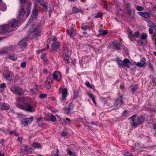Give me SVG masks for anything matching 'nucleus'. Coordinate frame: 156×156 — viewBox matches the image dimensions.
<instances>
[{"mask_svg": "<svg viewBox=\"0 0 156 156\" xmlns=\"http://www.w3.org/2000/svg\"><path fill=\"white\" fill-rule=\"evenodd\" d=\"M16 102L15 105L17 107L28 112H35V108L37 107L36 103L31 104L26 102L24 97H18L16 98Z\"/></svg>", "mask_w": 156, "mask_h": 156, "instance_id": "nucleus-1", "label": "nucleus"}, {"mask_svg": "<svg viewBox=\"0 0 156 156\" xmlns=\"http://www.w3.org/2000/svg\"><path fill=\"white\" fill-rule=\"evenodd\" d=\"M10 90L15 94L19 95L23 94V90L19 87L12 86L10 87Z\"/></svg>", "mask_w": 156, "mask_h": 156, "instance_id": "nucleus-2", "label": "nucleus"}, {"mask_svg": "<svg viewBox=\"0 0 156 156\" xmlns=\"http://www.w3.org/2000/svg\"><path fill=\"white\" fill-rule=\"evenodd\" d=\"M3 76L4 79L9 81L12 82L14 80V75L9 71H5L3 73Z\"/></svg>", "mask_w": 156, "mask_h": 156, "instance_id": "nucleus-3", "label": "nucleus"}, {"mask_svg": "<svg viewBox=\"0 0 156 156\" xmlns=\"http://www.w3.org/2000/svg\"><path fill=\"white\" fill-rule=\"evenodd\" d=\"M21 6V9L19 15V17L20 18L23 17L26 12L25 9L26 8V0H20Z\"/></svg>", "mask_w": 156, "mask_h": 156, "instance_id": "nucleus-4", "label": "nucleus"}, {"mask_svg": "<svg viewBox=\"0 0 156 156\" xmlns=\"http://www.w3.org/2000/svg\"><path fill=\"white\" fill-rule=\"evenodd\" d=\"M36 28L35 26L33 25L32 27L30 29L31 33L35 32L34 35L32 36V38L35 39H37L39 37L41 36V33L39 30H36Z\"/></svg>", "mask_w": 156, "mask_h": 156, "instance_id": "nucleus-5", "label": "nucleus"}, {"mask_svg": "<svg viewBox=\"0 0 156 156\" xmlns=\"http://www.w3.org/2000/svg\"><path fill=\"white\" fill-rule=\"evenodd\" d=\"M129 119L131 120L130 124L133 127H137L139 125L138 122V117L135 115H133L129 118Z\"/></svg>", "mask_w": 156, "mask_h": 156, "instance_id": "nucleus-6", "label": "nucleus"}, {"mask_svg": "<svg viewBox=\"0 0 156 156\" xmlns=\"http://www.w3.org/2000/svg\"><path fill=\"white\" fill-rule=\"evenodd\" d=\"M15 49L14 46H11L9 47H4L1 49L0 54H4L13 51Z\"/></svg>", "mask_w": 156, "mask_h": 156, "instance_id": "nucleus-7", "label": "nucleus"}, {"mask_svg": "<svg viewBox=\"0 0 156 156\" xmlns=\"http://www.w3.org/2000/svg\"><path fill=\"white\" fill-rule=\"evenodd\" d=\"M67 35L72 38H73L76 34V30L73 28H72L68 29L66 30Z\"/></svg>", "mask_w": 156, "mask_h": 156, "instance_id": "nucleus-8", "label": "nucleus"}, {"mask_svg": "<svg viewBox=\"0 0 156 156\" xmlns=\"http://www.w3.org/2000/svg\"><path fill=\"white\" fill-rule=\"evenodd\" d=\"M18 20L16 19H12L9 21L8 24L9 28H15L18 24Z\"/></svg>", "mask_w": 156, "mask_h": 156, "instance_id": "nucleus-9", "label": "nucleus"}, {"mask_svg": "<svg viewBox=\"0 0 156 156\" xmlns=\"http://www.w3.org/2000/svg\"><path fill=\"white\" fill-rule=\"evenodd\" d=\"M27 146L26 145H22L20 149V152L24 154H27L30 153V151L27 149Z\"/></svg>", "mask_w": 156, "mask_h": 156, "instance_id": "nucleus-10", "label": "nucleus"}, {"mask_svg": "<svg viewBox=\"0 0 156 156\" xmlns=\"http://www.w3.org/2000/svg\"><path fill=\"white\" fill-rule=\"evenodd\" d=\"M33 119V117L24 119L21 121V123L22 124L25 126L30 124L32 121Z\"/></svg>", "mask_w": 156, "mask_h": 156, "instance_id": "nucleus-11", "label": "nucleus"}, {"mask_svg": "<svg viewBox=\"0 0 156 156\" xmlns=\"http://www.w3.org/2000/svg\"><path fill=\"white\" fill-rule=\"evenodd\" d=\"M112 46L114 48H116L118 50L121 49V45L116 41H113L112 42Z\"/></svg>", "mask_w": 156, "mask_h": 156, "instance_id": "nucleus-12", "label": "nucleus"}, {"mask_svg": "<svg viewBox=\"0 0 156 156\" xmlns=\"http://www.w3.org/2000/svg\"><path fill=\"white\" fill-rule=\"evenodd\" d=\"M9 105L7 103H0V110H8L10 108Z\"/></svg>", "mask_w": 156, "mask_h": 156, "instance_id": "nucleus-13", "label": "nucleus"}, {"mask_svg": "<svg viewBox=\"0 0 156 156\" xmlns=\"http://www.w3.org/2000/svg\"><path fill=\"white\" fill-rule=\"evenodd\" d=\"M73 104L72 103H70L67 107H65L64 108L65 113L68 114L70 112V110L73 109Z\"/></svg>", "mask_w": 156, "mask_h": 156, "instance_id": "nucleus-14", "label": "nucleus"}, {"mask_svg": "<svg viewBox=\"0 0 156 156\" xmlns=\"http://www.w3.org/2000/svg\"><path fill=\"white\" fill-rule=\"evenodd\" d=\"M68 93L67 89L66 88H65L62 90V96L61 99L60 100L61 102H63L67 96Z\"/></svg>", "mask_w": 156, "mask_h": 156, "instance_id": "nucleus-15", "label": "nucleus"}, {"mask_svg": "<svg viewBox=\"0 0 156 156\" xmlns=\"http://www.w3.org/2000/svg\"><path fill=\"white\" fill-rule=\"evenodd\" d=\"M28 41V37L25 38L18 43V45L22 48H24L27 45V43Z\"/></svg>", "mask_w": 156, "mask_h": 156, "instance_id": "nucleus-16", "label": "nucleus"}, {"mask_svg": "<svg viewBox=\"0 0 156 156\" xmlns=\"http://www.w3.org/2000/svg\"><path fill=\"white\" fill-rule=\"evenodd\" d=\"M53 76L55 80H57L58 77H59L58 80V81H60L61 80L62 75L60 72H54L53 74Z\"/></svg>", "mask_w": 156, "mask_h": 156, "instance_id": "nucleus-17", "label": "nucleus"}, {"mask_svg": "<svg viewBox=\"0 0 156 156\" xmlns=\"http://www.w3.org/2000/svg\"><path fill=\"white\" fill-rule=\"evenodd\" d=\"M123 96L122 95H119L118 96V98L116 99L114 105L115 106L118 105L119 103H121L122 104H123L124 103L122 100Z\"/></svg>", "mask_w": 156, "mask_h": 156, "instance_id": "nucleus-18", "label": "nucleus"}, {"mask_svg": "<svg viewBox=\"0 0 156 156\" xmlns=\"http://www.w3.org/2000/svg\"><path fill=\"white\" fill-rule=\"evenodd\" d=\"M53 82V80L51 79L50 76H48L46 81V86L48 89H50L51 87V85Z\"/></svg>", "mask_w": 156, "mask_h": 156, "instance_id": "nucleus-19", "label": "nucleus"}, {"mask_svg": "<svg viewBox=\"0 0 156 156\" xmlns=\"http://www.w3.org/2000/svg\"><path fill=\"white\" fill-rule=\"evenodd\" d=\"M146 59L145 58H143L140 60V62H138L136 66H138L140 68H142L143 67L146 63Z\"/></svg>", "mask_w": 156, "mask_h": 156, "instance_id": "nucleus-20", "label": "nucleus"}, {"mask_svg": "<svg viewBox=\"0 0 156 156\" xmlns=\"http://www.w3.org/2000/svg\"><path fill=\"white\" fill-rule=\"evenodd\" d=\"M60 45L59 42H53L51 45V48L53 51L57 50L60 47Z\"/></svg>", "mask_w": 156, "mask_h": 156, "instance_id": "nucleus-21", "label": "nucleus"}, {"mask_svg": "<svg viewBox=\"0 0 156 156\" xmlns=\"http://www.w3.org/2000/svg\"><path fill=\"white\" fill-rule=\"evenodd\" d=\"M137 13L142 17L145 18L149 19L150 18V14L147 12H137Z\"/></svg>", "mask_w": 156, "mask_h": 156, "instance_id": "nucleus-22", "label": "nucleus"}, {"mask_svg": "<svg viewBox=\"0 0 156 156\" xmlns=\"http://www.w3.org/2000/svg\"><path fill=\"white\" fill-rule=\"evenodd\" d=\"M127 34L128 36V37L129 38L130 40L131 41H133L134 40L133 35L132 33V30L128 28L127 30Z\"/></svg>", "mask_w": 156, "mask_h": 156, "instance_id": "nucleus-23", "label": "nucleus"}, {"mask_svg": "<svg viewBox=\"0 0 156 156\" xmlns=\"http://www.w3.org/2000/svg\"><path fill=\"white\" fill-rule=\"evenodd\" d=\"M38 7L37 5V3H35L34 7L33 10L32 12L34 16H36L38 15Z\"/></svg>", "mask_w": 156, "mask_h": 156, "instance_id": "nucleus-24", "label": "nucleus"}, {"mask_svg": "<svg viewBox=\"0 0 156 156\" xmlns=\"http://www.w3.org/2000/svg\"><path fill=\"white\" fill-rule=\"evenodd\" d=\"M26 7H27V17L29 15L31 10L30 2H27L26 0Z\"/></svg>", "mask_w": 156, "mask_h": 156, "instance_id": "nucleus-25", "label": "nucleus"}, {"mask_svg": "<svg viewBox=\"0 0 156 156\" xmlns=\"http://www.w3.org/2000/svg\"><path fill=\"white\" fill-rule=\"evenodd\" d=\"M126 18L129 22H131L133 20H134L135 19V14L127 15Z\"/></svg>", "mask_w": 156, "mask_h": 156, "instance_id": "nucleus-26", "label": "nucleus"}, {"mask_svg": "<svg viewBox=\"0 0 156 156\" xmlns=\"http://www.w3.org/2000/svg\"><path fill=\"white\" fill-rule=\"evenodd\" d=\"M130 62L128 58L125 59L123 61V68H125V67H127L128 68L129 67V65H128V63H129Z\"/></svg>", "mask_w": 156, "mask_h": 156, "instance_id": "nucleus-27", "label": "nucleus"}, {"mask_svg": "<svg viewBox=\"0 0 156 156\" xmlns=\"http://www.w3.org/2000/svg\"><path fill=\"white\" fill-rule=\"evenodd\" d=\"M138 87V85L137 84H135L131 87V92L132 94H133L137 90Z\"/></svg>", "mask_w": 156, "mask_h": 156, "instance_id": "nucleus-28", "label": "nucleus"}, {"mask_svg": "<svg viewBox=\"0 0 156 156\" xmlns=\"http://www.w3.org/2000/svg\"><path fill=\"white\" fill-rule=\"evenodd\" d=\"M39 3L42 6L45 7V10L46 11L48 9V6L46 5L45 2L43 0H38Z\"/></svg>", "mask_w": 156, "mask_h": 156, "instance_id": "nucleus-29", "label": "nucleus"}, {"mask_svg": "<svg viewBox=\"0 0 156 156\" xmlns=\"http://www.w3.org/2000/svg\"><path fill=\"white\" fill-rule=\"evenodd\" d=\"M63 52L65 54L66 57L68 58V56L69 55V51L68 48L66 46H64L63 48Z\"/></svg>", "mask_w": 156, "mask_h": 156, "instance_id": "nucleus-30", "label": "nucleus"}, {"mask_svg": "<svg viewBox=\"0 0 156 156\" xmlns=\"http://www.w3.org/2000/svg\"><path fill=\"white\" fill-rule=\"evenodd\" d=\"M32 147L35 149L41 148V144L37 142L33 143Z\"/></svg>", "mask_w": 156, "mask_h": 156, "instance_id": "nucleus-31", "label": "nucleus"}, {"mask_svg": "<svg viewBox=\"0 0 156 156\" xmlns=\"http://www.w3.org/2000/svg\"><path fill=\"white\" fill-rule=\"evenodd\" d=\"M116 61L119 66H122L123 68V62L119 58H117L116 59Z\"/></svg>", "mask_w": 156, "mask_h": 156, "instance_id": "nucleus-32", "label": "nucleus"}, {"mask_svg": "<svg viewBox=\"0 0 156 156\" xmlns=\"http://www.w3.org/2000/svg\"><path fill=\"white\" fill-rule=\"evenodd\" d=\"M9 27L8 25H5L2 26L1 27V29L2 31H5L9 29Z\"/></svg>", "mask_w": 156, "mask_h": 156, "instance_id": "nucleus-33", "label": "nucleus"}, {"mask_svg": "<svg viewBox=\"0 0 156 156\" xmlns=\"http://www.w3.org/2000/svg\"><path fill=\"white\" fill-rule=\"evenodd\" d=\"M145 120V118L142 116L140 117H138V122L139 124V125L141 124Z\"/></svg>", "mask_w": 156, "mask_h": 156, "instance_id": "nucleus-34", "label": "nucleus"}, {"mask_svg": "<svg viewBox=\"0 0 156 156\" xmlns=\"http://www.w3.org/2000/svg\"><path fill=\"white\" fill-rule=\"evenodd\" d=\"M127 15L132 14H135V10L134 9H129V10H127Z\"/></svg>", "mask_w": 156, "mask_h": 156, "instance_id": "nucleus-35", "label": "nucleus"}, {"mask_svg": "<svg viewBox=\"0 0 156 156\" xmlns=\"http://www.w3.org/2000/svg\"><path fill=\"white\" fill-rule=\"evenodd\" d=\"M147 38V35L145 33H143L142 34V35L141 36L140 39L146 41Z\"/></svg>", "mask_w": 156, "mask_h": 156, "instance_id": "nucleus-36", "label": "nucleus"}, {"mask_svg": "<svg viewBox=\"0 0 156 156\" xmlns=\"http://www.w3.org/2000/svg\"><path fill=\"white\" fill-rule=\"evenodd\" d=\"M72 11L73 13H76L79 12L80 10L77 7H73L72 9Z\"/></svg>", "mask_w": 156, "mask_h": 156, "instance_id": "nucleus-37", "label": "nucleus"}, {"mask_svg": "<svg viewBox=\"0 0 156 156\" xmlns=\"http://www.w3.org/2000/svg\"><path fill=\"white\" fill-rule=\"evenodd\" d=\"M145 41L144 40L140 38L137 40V43L140 46H142Z\"/></svg>", "mask_w": 156, "mask_h": 156, "instance_id": "nucleus-38", "label": "nucleus"}, {"mask_svg": "<svg viewBox=\"0 0 156 156\" xmlns=\"http://www.w3.org/2000/svg\"><path fill=\"white\" fill-rule=\"evenodd\" d=\"M79 93L78 90H74L73 93V98L74 99H76L78 98L79 96Z\"/></svg>", "mask_w": 156, "mask_h": 156, "instance_id": "nucleus-39", "label": "nucleus"}, {"mask_svg": "<svg viewBox=\"0 0 156 156\" xmlns=\"http://www.w3.org/2000/svg\"><path fill=\"white\" fill-rule=\"evenodd\" d=\"M151 27L153 29L154 31H156V24L153 22L151 23Z\"/></svg>", "mask_w": 156, "mask_h": 156, "instance_id": "nucleus-40", "label": "nucleus"}, {"mask_svg": "<svg viewBox=\"0 0 156 156\" xmlns=\"http://www.w3.org/2000/svg\"><path fill=\"white\" fill-rule=\"evenodd\" d=\"M6 9V7L5 4H3L2 5H1L0 6V9L1 10L4 11Z\"/></svg>", "mask_w": 156, "mask_h": 156, "instance_id": "nucleus-41", "label": "nucleus"}, {"mask_svg": "<svg viewBox=\"0 0 156 156\" xmlns=\"http://www.w3.org/2000/svg\"><path fill=\"white\" fill-rule=\"evenodd\" d=\"M104 7L106 8L107 10H109L110 9L109 6L108 5L107 2H105L104 3Z\"/></svg>", "mask_w": 156, "mask_h": 156, "instance_id": "nucleus-42", "label": "nucleus"}, {"mask_svg": "<svg viewBox=\"0 0 156 156\" xmlns=\"http://www.w3.org/2000/svg\"><path fill=\"white\" fill-rule=\"evenodd\" d=\"M148 67L149 68L151 69V71L153 73L154 72V70L153 66L150 62L148 63Z\"/></svg>", "mask_w": 156, "mask_h": 156, "instance_id": "nucleus-43", "label": "nucleus"}, {"mask_svg": "<svg viewBox=\"0 0 156 156\" xmlns=\"http://www.w3.org/2000/svg\"><path fill=\"white\" fill-rule=\"evenodd\" d=\"M140 36V33L138 31H136L135 32L134 34L133 35V38H138Z\"/></svg>", "mask_w": 156, "mask_h": 156, "instance_id": "nucleus-44", "label": "nucleus"}, {"mask_svg": "<svg viewBox=\"0 0 156 156\" xmlns=\"http://www.w3.org/2000/svg\"><path fill=\"white\" fill-rule=\"evenodd\" d=\"M56 118L55 117L54 115H51L50 117V120L52 122H55V121Z\"/></svg>", "mask_w": 156, "mask_h": 156, "instance_id": "nucleus-45", "label": "nucleus"}, {"mask_svg": "<svg viewBox=\"0 0 156 156\" xmlns=\"http://www.w3.org/2000/svg\"><path fill=\"white\" fill-rule=\"evenodd\" d=\"M144 8L143 7L138 6L136 7V9L137 10L139 11H143Z\"/></svg>", "mask_w": 156, "mask_h": 156, "instance_id": "nucleus-46", "label": "nucleus"}, {"mask_svg": "<svg viewBox=\"0 0 156 156\" xmlns=\"http://www.w3.org/2000/svg\"><path fill=\"white\" fill-rule=\"evenodd\" d=\"M9 58L13 60H15L16 59L15 56L13 54L10 55L9 56Z\"/></svg>", "mask_w": 156, "mask_h": 156, "instance_id": "nucleus-47", "label": "nucleus"}, {"mask_svg": "<svg viewBox=\"0 0 156 156\" xmlns=\"http://www.w3.org/2000/svg\"><path fill=\"white\" fill-rule=\"evenodd\" d=\"M124 156H134L132 154L130 153L129 152H126L123 154Z\"/></svg>", "mask_w": 156, "mask_h": 156, "instance_id": "nucleus-48", "label": "nucleus"}, {"mask_svg": "<svg viewBox=\"0 0 156 156\" xmlns=\"http://www.w3.org/2000/svg\"><path fill=\"white\" fill-rule=\"evenodd\" d=\"M85 84L87 87L89 88H92V86L90 85L89 81H87L85 82Z\"/></svg>", "mask_w": 156, "mask_h": 156, "instance_id": "nucleus-49", "label": "nucleus"}, {"mask_svg": "<svg viewBox=\"0 0 156 156\" xmlns=\"http://www.w3.org/2000/svg\"><path fill=\"white\" fill-rule=\"evenodd\" d=\"M90 124L93 125L95 126H98V123L97 122H90V123H88L87 124L88 125H90Z\"/></svg>", "mask_w": 156, "mask_h": 156, "instance_id": "nucleus-50", "label": "nucleus"}, {"mask_svg": "<svg viewBox=\"0 0 156 156\" xmlns=\"http://www.w3.org/2000/svg\"><path fill=\"white\" fill-rule=\"evenodd\" d=\"M47 96V94H45L43 93L40 94L39 96V98H46Z\"/></svg>", "mask_w": 156, "mask_h": 156, "instance_id": "nucleus-51", "label": "nucleus"}, {"mask_svg": "<svg viewBox=\"0 0 156 156\" xmlns=\"http://www.w3.org/2000/svg\"><path fill=\"white\" fill-rule=\"evenodd\" d=\"M128 111L125 110H124L122 116L123 117H126V116L128 113Z\"/></svg>", "mask_w": 156, "mask_h": 156, "instance_id": "nucleus-52", "label": "nucleus"}, {"mask_svg": "<svg viewBox=\"0 0 156 156\" xmlns=\"http://www.w3.org/2000/svg\"><path fill=\"white\" fill-rule=\"evenodd\" d=\"M101 100L102 102L104 103V104H106L107 103V99L105 98H101Z\"/></svg>", "mask_w": 156, "mask_h": 156, "instance_id": "nucleus-53", "label": "nucleus"}, {"mask_svg": "<svg viewBox=\"0 0 156 156\" xmlns=\"http://www.w3.org/2000/svg\"><path fill=\"white\" fill-rule=\"evenodd\" d=\"M90 27L88 26H85L84 25L83 26H82L81 27V28L83 29V30H86L87 29H89Z\"/></svg>", "mask_w": 156, "mask_h": 156, "instance_id": "nucleus-54", "label": "nucleus"}, {"mask_svg": "<svg viewBox=\"0 0 156 156\" xmlns=\"http://www.w3.org/2000/svg\"><path fill=\"white\" fill-rule=\"evenodd\" d=\"M156 78L154 77H152L151 79V82L153 83L154 85H155L156 84V82L155 81Z\"/></svg>", "mask_w": 156, "mask_h": 156, "instance_id": "nucleus-55", "label": "nucleus"}, {"mask_svg": "<svg viewBox=\"0 0 156 156\" xmlns=\"http://www.w3.org/2000/svg\"><path fill=\"white\" fill-rule=\"evenodd\" d=\"M26 63L25 62H23L21 63L20 66L23 68H25L26 66Z\"/></svg>", "mask_w": 156, "mask_h": 156, "instance_id": "nucleus-56", "label": "nucleus"}, {"mask_svg": "<svg viewBox=\"0 0 156 156\" xmlns=\"http://www.w3.org/2000/svg\"><path fill=\"white\" fill-rule=\"evenodd\" d=\"M6 87V85L5 83H2L0 85V88H5Z\"/></svg>", "mask_w": 156, "mask_h": 156, "instance_id": "nucleus-57", "label": "nucleus"}, {"mask_svg": "<svg viewBox=\"0 0 156 156\" xmlns=\"http://www.w3.org/2000/svg\"><path fill=\"white\" fill-rule=\"evenodd\" d=\"M67 151L68 154L71 156L74 153L73 152L71 151L69 149H67Z\"/></svg>", "mask_w": 156, "mask_h": 156, "instance_id": "nucleus-58", "label": "nucleus"}, {"mask_svg": "<svg viewBox=\"0 0 156 156\" xmlns=\"http://www.w3.org/2000/svg\"><path fill=\"white\" fill-rule=\"evenodd\" d=\"M87 94L90 97V98L92 99L93 98H94V95L90 93H88Z\"/></svg>", "mask_w": 156, "mask_h": 156, "instance_id": "nucleus-59", "label": "nucleus"}, {"mask_svg": "<svg viewBox=\"0 0 156 156\" xmlns=\"http://www.w3.org/2000/svg\"><path fill=\"white\" fill-rule=\"evenodd\" d=\"M126 8H127V10H129V9H131V5L129 3L127 4H126Z\"/></svg>", "mask_w": 156, "mask_h": 156, "instance_id": "nucleus-60", "label": "nucleus"}, {"mask_svg": "<svg viewBox=\"0 0 156 156\" xmlns=\"http://www.w3.org/2000/svg\"><path fill=\"white\" fill-rule=\"evenodd\" d=\"M153 29L150 28L149 29V32L150 34H152L153 33Z\"/></svg>", "mask_w": 156, "mask_h": 156, "instance_id": "nucleus-61", "label": "nucleus"}, {"mask_svg": "<svg viewBox=\"0 0 156 156\" xmlns=\"http://www.w3.org/2000/svg\"><path fill=\"white\" fill-rule=\"evenodd\" d=\"M67 134V133L66 132H64L63 131L62 132L61 135L63 137H65L66 136Z\"/></svg>", "mask_w": 156, "mask_h": 156, "instance_id": "nucleus-62", "label": "nucleus"}, {"mask_svg": "<svg viewBox=\"0 0 156 156\" xmlns=\"http://www.w3.org/2000/svg\"><path fill=\"white\" fill-rule=\"evenodd\" d=\"M108 31L107 30H104L102 33V34L103 35H105L107 34Z\"/></svg>", "mask_w": 156, "mask_h": 156, "instance_id": "nucleus-63", "label": "nucleus"}, {"mask_svg": "<svg viewBox=\"0 0 156 156\" xmlns=\"http://www.w3.org/2000/svg\"><path fill=\"white\" fill-rule=\"evenodd\" d=\"M46 57V54L44 53H43L41 56V58L42 59Z\"/></svg>", "mask_w": 156, "mask_h": 156, "instance_id": "nucleus-64", "label": "nucleus"}]
</instances>
